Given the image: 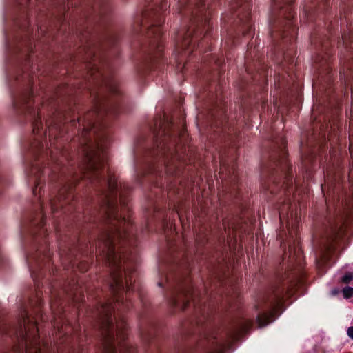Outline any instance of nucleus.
Wrapping results in <instances>:
<instances>
[{
	"label": "nucleus",
	"mask_w": 353,
	"mask_h": 353,
	"mask_svg": "<svg viewBox=\"0 0 353 353\" xmlns=\"http://www.w3.org/2000/svg\"><path fill=\"white\" fill-rule=\"evenodd\" d=\"M101 144L97 143V149L92 151L89 157L90 168L92 176L95 179H104L108 190L105 193L109 216L112 219V230L105 234L103 239V256L112 268V283L111 288L115 292L126 288L127 292L131 290V270L127 264L125 250L122 248L121 243L128 238L127 232L131 222L127 213L128 208L125 206L120 197V210L114 208V199L117 195V183L114 176L109 168L104 165V155Z\"/></svg>",
	"instance_id": "nucleus-1"
},
{
	"label": "nucleus",
	"mask_w": 353,
	"mask_h": 353,
	"mask_svg": "<svg viewBox=\"0 0 353 353\" xmlns=\"http://www.w3.org/2000/svg\"><path fill=\"white\" fill-rule=\"evenodd\" d=\"M112 309L110 305L106 304L101 305L99 311L103 318L102 327L106 335L105 353H123L128 347L120 343L125 339L126 325L123 319L114 325L110 319Z\"/></svg>",
	"instance_id": "nucleus-2"
},
{
	"label": "nucleus",
	"mask_w": 353,
	"mask_h": 353,
	"mask_svg": "<svg viewBox=\"0 0 353 353\" xmlns=\"http://www.w3.org/2000/svg\"><path fill=\"white\" fill-rule=\"evenodd\" d=\"M283 299L280 294H276L271 299L260 303L258 307H260L261 312L257 317V323L260 327L265 326L272 321V317L281 304Z\"/></svg>",
	"instance_id": "nucleus-3"
},
{
	"label": "nucleus",
	"mask_w": 353,
	"mask_h": 353,
	"mask_svg": "<svg viewBox=\"0 0 353 353\" xmlns=\"http://www.w3.org/2000/svg\"><path fill=\"white\" fill-rule=\"evenodd\" d=\"M30 326L34 328L35 325H26L24 323V331L22 334V338L26 342V353H39L41 350L40 341L36 335L34 331H31Z\"/></svg>",
	"instance_id": "nucleus-4"
},
{
	"label": "nucleus",
	"mask_w": 353,
	"mask_h": 353,
	"mask_svg": "<svg viewBox=\"0 0 353 353\" xmlns=\"http://www.w3.org/2000/svg\"><path fill=\"white\" fill-rule=\"evenodd\" d=\"M191 32H187L185 35H183L180 37V41L176 44V50L181 52L182 50H185L190 45L191 42Z\"/></svg>",
	"instance_id": "nucleus-5"
},
{
	"label": "nucleus",
	"mask_w": 353,
	"mask_h": 353,
	"mask_svg": "<svg viewBox=\"0 0 353 353\" xmlns=\"http://www.w3.org/2000/svg\"><path fill=\"white\" fill-rule=\"evenodd\" d=\"M190 296L191 293L189 290L184 291L179 300H174L173 303L181 309H185Z\"/></svg>",
	"instance_id": "nucleus-6"
},
{
	"label": "nucleus",
	"mask_w": 353,
	"mask_h": 353,
	"mask_svg": "<svg viewBox=\"0 0 353 353\" xmlns=\"http://www.w3.org/2000/svg\"><path fill=\"white\" fill-rule=\"evenodd\" d=\"M79 125H82L83 131H88L90 128L94 126L93 121L91 119L90 115L85 117L83 119H80L78 121Z\"/></svg>",
	"instance_id": "nucleus-7"
},
{
	"label": "nucleus",
	"mask_w": 353,
	"mask_h": 353,
	"mask_svg": "<svg viewBox=\"0 0 353 353\" xmlns=\"http://www.w3.org/2000/svg\"><path fill=\"white\" fill-rule=\"evenodd\" d=\"M64 192H65V190H62L59 193V195L57 197V199L51 202V208H52V209L53 210H56L57 203H60L62 205L61 203H62V200L63 199V197H64V195H63L64 194Z\"/></svg>",
	"instance_id": "nucleus-8"
},
{
	"label": "nucleus",
	"mask_w": 353,
	"mask_h": 353,
	"mask_svg": "<svg viewBox=\"0 0 353 353\" xmlns=\"http://www.w3.org/2000/svg\"><path fill=\"white\" fill-rule=\"evenodd\" d=\"M353 281V273L352 272H348L345 274L342 278L341 281L343 283L348 284L351 283Z\"/></svg>",
	"instance_id": "nucleus-9"
},
{
	"label": "nucleus",
	"mask_w": 353,
	"mask_h": 353,
	"mask_svg": "<svg viewBox=\"0 0 353 353\" xmlns=\"http://www.w3.org/2000/svg\"><path fill=\"white\" fill-rule=\"evenodd\" d=\"M343 296L345 299H349L353 296V288L346 287L343 290Z\"/></svg>",
	"instance_id": "nucleus-10"
},
{
	"label": "nucleus",
	"mask_w": 353,
	"mask_h": 353,
	"mask_svg": "<svg viewBox=\"0 0 353 353\" xmlns=\"http://www.w3.org/2000/svg\"><path fill=\"white\" fill-rule=\"evenodd\" d=\"M41 169L38 165H34L30 170V174L32 175L35 180L37 179L38 174L40 172Z\"/></svg>",
	"instance_id": "nucleus-11"
},
{
	"label": "nucleus",
	"mask_w": 353,
	"mask_h": 353,
	"mask_svg": "<svg viewBox=\"0 0 353 353\" xmlns=\"http://www.w3.org/2000/svg\"><path fill=\"white\" fill-rule=\"evenodd\" d=\"M347 334L350 338L353 339V327H350L347 329Z\"/></svg>",
	"instance_id": "nucleus-12"
},
{
	"label": "nucleus",
	"mask_w": 353,
	"mask_h": 353,
	"mask_svg": "<svg viewBox=\"0 0 353 353\" xmlns=\"http://www.w3.org/2000/svg\"><path fill=\"white\" fill-rule=\"evenodd\" d=\"M327 256L326 255H324L322 256V259L321 260V261L319 262V265H323L324 263H327Z\"/></svg>",
	"instance_id": "nucleus-13"
},
{
	"label": "nucleus",
	"mask_w": 353,
	"mask_h": 353,
	"mask_svg": "<svg viewBox=\"0 0 353 353\" xmlns=\"http://www.w3.org/2000/svg\"><path fill=\"white\" fill-rule=\"evenodd\" d=\"M248 325H246V326H245V327H242V330H243V331H246V330H247V329H248Z\"/></svg>",
	"instance_id": "nucleus-14"
},
{
	"label": "nucleus",
	"mask_w": 353,
	"mask_h": 353,
	"mask_svg": "<svg viewBox=\"0 0 353 353\" xmlns=\"http://www.w3.org/2000/svg\"><path fill=\"white\" fill-rule=\"evenodd\" d=\"M110 90H112V92H113V91H114L113 85H112V86L111 85V87L110 88Z\"/></svg>",
	"instance_id": "nucleus-15"
},
{
	"label": "nucleus",
	"mask_w": 353,
	"mask_h": 353,
	"mask_svg": "<svg viewBox=\"0 0 353 353\" xmlns=\"http://www.w3.org/2000/svg\"><path fill=\"white\" fill-rule=\"evenodd\" d=\"M37 188L33 190V193L36 194Z\"/></svg>",
	"instance_id": "nucleus-16"
},
{
	"label": "nucleus",
	"mask_w": 353,
	"mask_h": 353,
	"mask_svg": "<svg viewBox=\"0 0 353 353\" xmlns=\"http://www.w3.org/2000/svg\"><path fill=\"white\" fill-rule=\"evenodd\" d=\"M336 292H336V291H335V290H334V291H332V294H336Z\"/></svg>",
	"instance_id": "nucleus-17"
},
{
	"label": "nucleus",
	"mask_w": 353,
	"mask_h": 353,
	"mask_svg": "<svg viewBox=\"0 0 353 353\" xmlns=\"http://www.w3.org/2000/svg\"><path fill=\"white\" fill-rule=\"evenodd\" d=\"M350 152H352V147L351 146L350 147Z\"/></svg>",
	"instance_id": "nucleus-18"
}]
</instances>
